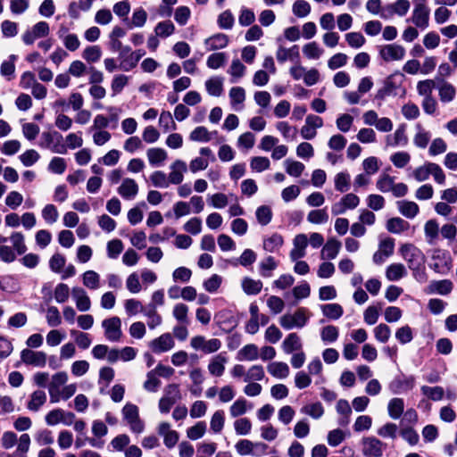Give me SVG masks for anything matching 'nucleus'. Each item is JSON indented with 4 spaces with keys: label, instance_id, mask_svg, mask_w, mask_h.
Segmentation results:
<instances>
[{
    "label": "nucleus",
    "instance_id": "f257e3e1",
    "mask_svg": "<svg viewBox=\"0 0 457 457\" xmlns=\"http://www.w3.org/2000/svg\"><path fill=\"white\" fill-rule=\"evenodd\" d=\"M398 251L402 258L406 262L408 268L412 270L413 276L416 278L425 263L423 252L411 243L403 244Z\"/></svg>",
    "mask_w": 457,
    "mask_h": 457
},
{
    "label": "nucleus",
    "instance_id": "f03ea898",
    "mask_svg": "<svg viewBox=\"0 0 457 457\" xmlns=\"http://www.w3.org/2000/svg\"><path fill=\"white\" fill-rule=\"evenodd\" d=\"M121 414L124 422L129 426L130 431L134 434H141L145 429V423L140 419L138 407L131 403H127L122 410Z\"/></svg>",
    "mask_w": 457,
    "mask_h": 457
},
{
    "label": "nucleus",
    "instance_id": "7ed1b4c3",
    "mask_svg": "<svg viewBox=\"0 0 457 457\" xmlns=\"http://www.w3.org/2000/svg\"><path fill=\"white\" fill-rule=\"evenodd\" d=\"M309 320L308 311L305 308H298L293 314L287 313L279 318V324L285 329L303 328Z\"/></svg>",
    "mask_w": 457,
    "mask_h": 457
},
{
    "label": "nucleus",
    "instance_id": "20e7f679",
    "mask_svg": "<svg viewBox=\"0 0 457 457\" xmlns=\"http://www.w3.org/2000/svg\"><path fill=\"white\" fill-rule=\"evenodd\" d=\"M62 136L57 131H44L41 134L39 146L50 149L53 153L64 154L67 153V146L62 143Z\"/></svg>",
    "mask_w": 457,
    "mask_h": 457
},
{
    "label": "nucleus",
    "instance_id": "39448f33",
    "mask_svg": "<svg viewBox=\"0 0 457 457\" xmlns=\"http://www.w3.org/2000/svg\"><path fill=\"white\" fill-rule=\"evenodd\" d=\"M237 453L241 456L252 455L261 457L266 454L268 445L262 442L241 439L235 445Z\"/></svg>",
    "mask_w": 457,
    "mask_h": 457
},
{
    "label": "nucleus",
    "instance_id": "423d86ee",
    "mask_svg": "<svg viewBox=\"0 0 457 457\" xmlns=\"http://www.w3.org/2000/svg\"><path fill=\"white\" fill-rule=\"evenodd\" d=\"M68 379L69 377L66 371H58L52 375L47 386L48 395L52 403H56L61 401V392Z\"/></svg>",
    "mask_w": 457,
    "mask_h": 457
},
{
    "label": "nucleus",
    "instance_id": "0eeeda50",
    "mask_svg": "<svg viewBox=\"0 0 457 457\" xmlns=\"http://www.w3.org/2000/svg\"><path fill=\"white\" fill-rule=\"evenodd\" d=\"M190 346L195 351H201L204 354H211L218 352L221 348L222 343L218 338L207 339L205 337L198 335L190 339Z\"/></svg>",
    "mask_w": 457,
    "mask_h": 457
},
{
    "label": "nucleus",
    "instance_id": "6e6552de",
    "mask_svg": "<svg viewBox=\"0 0 457 457\" xmlns=\"http://www.w3.org/2000/svg\"><path fill=\"white\" fill-rule=\"evenodd\" d=\"M430 9L424 2H415L411 16L407 21L411 22L419 29H425L429 25Z\"/></svg>",
    "mask_w": 457,
    "mask_h": 457
},
{
    "label": "nucleus",
    "instance_id": "1a4fd4ad",
    "mask_svg": "<svg viewBox=\"0 0 457 457\" xmlns=\"http://www.w3.org/2000/svg\"><path fill=\"white\" fill-rule=\"evenodd\" d=\"M104 337L110 342H119L122 337L121 320L113 316L102 321Z\"/></svg>",
    "mask_w": 457,
    "mask_h": 457
},
{
    "label": "nucleus",
    "instance_id": "9d476101",
    "mask_svg": "<svg viewBox=\"0 0 457 457\" xmlns=\"http://www.w3.org/2000/svg\"><path fill=\"white\" fill-rule=\"evenodd\" d=\"M410 8L411 3L409 0H396L384 7L383 12L380 13V18L387 20L393 17V15L403 17L408 13Z\"/></svg>",
    "mask_w": 457,
    "mask_h": 457
},
{
    "label": "nucleus",
    "instance_id": "9b49d317",
    "mask_svg": "<svg viewBox=\"0 0 457 457\" xmlns=\"http://www.w3.org/2000/svg\"><path fill=\"white\" fill-rule=\"evenodd\" d=\"M434 262L431 264V268L437 273H445L450 270L452 267V260L448 253L441 249H434L431 255Z\"/></svg>",
    "mask_w": 457,
    "mask_h": 457
},
{
    "label": "nucleus",
    "instance_id": "f8f14e48",
    "mask_svg": "<svg viewBox=\"0 0 457 457\" xmlns=\"http://www.w3.org/2000/svg\"><path fill=\"white\" fill-rule=\"evenodd\" d=\"M405 53V48L398 44L385 45L379 50L380 57L386 62L403 60Z\"/></svg>",
    "mask_w": 457,
    "mask_h": 457
},
{
    "label": "nucleus",
    "instance_id": "ddd939ff",
    "mask_svg": "<svg viewBox=\"0 0 457 457\" xmlns=\"http://www.w3.org/2000/svg\"><path fill=\"white\" fill-rule=\"evenodd\" d=\"M50 32L49 25L46 21L36 23L31 29L27 30L22 35V41L25 45H32L36 39L48 36Z\"/></svg>",
    "mask_w": 457,
    "mask_h": 457
},
{
    "label": "nucleus",
    "instance_id": "4468645a",
    "mask_svg": "<svg viewBox=\"0 0 457 457\" xmlns=\"http://www.w3.org/2000/svg\"><path fill=\"white\" fill-rule=\"evenodd\" d=\"M21 360L27 365L43 368L46 364V353L41 351L23 349L21 353Z\"/></svg>",
    "mask_w": 457,
    "mask_h": 457
},
{
    "label": "nucleus",
    "instance_id": "2eb2a0df",
    "mask_svg": "<svg viewBox=\"0 0 457 457\" xmlns=\"http://www.w3.org/2000/svg\"><path fill=\"white\" fill-rule=\"evenodd\" d=\"M175 341L170 333H164L149 343V347L155 353H162L173 349Z\"/></svg>",
    "mask_w": 457,
    "mask_h": 457
},
{
    "label": "nucleus",
    "instance_id": "dca6fc26",
    "mask_svg": "<svg viewBox=\"0 0 457 457\" xmlns=\"http://www.w3.org/2000/svg\"><path fill=\"white\" fill-rule=\"evenodd\" d=\"M408 142L405 124L399 125L395 132L391 135H387L385 139L387 147L406 146Z\"/></svg>",
    "mask_w": 457,
    "mask_h": 457
},
{
    "label": "nucleus",
    "instance_id": "f3484780",
    "mask_svg": "<svg viewBox=\"0 0 457 457\" xmlns=\"http://www.w3.org/2000/svg\"><path fill=\"white\" fill-rule=\"evenodd\" d=\"M139 187L135 179L125 178L117 188L118 194L125 200H133L138 194Z\"/></svg>",
    "mask_w": 457,
    "mask_h": 457
},
{
    "label": "nucleus",
    "instance_id": "a211bd4d",
    "mask_svg": "<svg viewBox=\"0 0 457 457\" xmlns=\"http://www.w3.org/2000/svg\"><path fill=\"white\" fill-rule=\"evenodd\" d=\"M362 453L366 457H381L383 454V443L376 437L362 439Z\"/></svg>",
    "mask_w": 457,
    "mask_h": 457
},
{
    "label": "nucleus",
    "instance_id": "6ab92c4d",
    "mask_svg": "<svg viewBox=\"0 0 457 457\" xmlns=\"http://www.w3.org/2000/svg\"><path fill=\"white\" fill-rule=\"evenodd\" d=\"M228 363V357L225 353H220L214 355L209 361L207 369L210 375L214 377H221L226 369Z\"/></svg>",
    "mask_w": 457,
    "mask_h": 457
},
{
    "label": "nucleus",
    "instance_id": "aec40b11",
    "mask_svg": "<svg viewBox=\"0 0 457 457\" xmlns=\"http://www.w3.org/2000/svg\"><path fill=\"white\" fill-rule=\"evenodd\" d=\"M308 245V237L305 234H298L293 239V248L289 256L291 261H297L304 257L306 254V247Z\"/></svg>",
    "mask_w": 457,
    "mask_h": 457
},
{
    "label": "nucleus",
    "instance_id": "412c9836",
    "mask_svg": "<svg viewBox=\"0 0 457 457\" xmlns=\"http://www.w3.org/2000/svg\"><path fill=\"white\" fill-rule=\"evenodd\" d=\"M71 295L75 302L76 308L79 312H85L90 310L91 300L84 288L74 287L71 289Z\"/></svg>",
    "mask_w": 457,
    "mask_h": 457
},
{
    "label": "nucleus",
    "instance_id": "4be33fe9",
    "mask_svg": "<svg viewBox=\"0 0 457 457\" xmlns=\"http://www.w3.org/2000/svg\"><path fill=\"white\" fill-rule=\"evenodd\" d=\"M170 169L169 182L174 185L180 184L184 179V174L187 170V163L182 160H176L170 164Z\"/></svg>",
    "mask_w": 457,
    "mask_h": 457
},
{
    "label": "nucleus",
    "instance_id": "5701e85b",
    "mask_svg": "<svg viewBox=\"0 0 457 457\" xmlns=\"http://www.w3.org/2000/svg\"><path fill=\"white\" fill-rule=\"evenodd\" d=\"M46 400L47 396L44 390H35L29 395L26 407L29 411L37 412L46 403Z\"/></svg>",
    "mask_w": 457,
    "mask_h": 457
},
{
    "label": "nucleus",
    "instance_id": "b1692460",
    "mask_svg": "<svg viewBox=\"0 0 457 457\" xmlns=\"http://www.w3.org/2000/svg\"><path fill=\"white\" fill-rule=\"evenodd\" d=\"M284 245V238L278 233L265 236L262 239V248L268 253H277Z\"/></svg>",
    "mask_w": 457,
    "mask_h": 457
},
{
    "label": "nucleus",
    "instance_id": "393cba45",
    "mask_svg": "<svg viewBox=\"0 0 457 457\" xmlns=\"http://www.w3.org/2000/svg\"><path fill=\"white\" fill-rule=\"evenodd\" d=\"M340 249L341 242L335 237H331L324 245L320 257L323 260H333L337 256Z\"/></svg>",
    "mask_w": 457,
    "mask_h": 457
},
{
    "label": "nucleus",
    "instance_id": "a878e982",
    "mask_svg": "<svg viewBox=\"0 0 457 457\" xmlns=\"http://www.w3.org/2000/svg\"><path fill=\"white\" fill-rule=\"evenodd\" d=\"M268 372L274 378L278 379L287 378L289 376V366L283 361H273L267 366Z\"/></svg>",
    "mask_w": 457,
    "mask_h": 457
},
{
    "label": "nucleus",
    "instance_id": "bb28decb",
    "mask_svg": "<svg viewBox=\"0 0 457 457\" xmlns=\"http://www.w3.org/2000/svg\"><path fill=\"white\" fill-rule=\"evenodd\" d=\"M396 205H397V209H398L399 212L403 216L406 217L407 219L415 218L420 212L419 205L415 202H412V201H406V200L398 201L396 203Z\"/></svg>",
    "mask_w": 457,
    "mask_h": 457
},
{
    "label": "nucleus",
    "instance_id": "cd10ccee",
    "mask_svg": "<svg viewBox=\"0 0 457 457\" xmlns=\"http://www.w3.org/2000/svg\"><path fill=\"white\" fill-rule=\"evenodd\" d=\"M431 138L429 131L426 130L420 124L416 125V133L413 136V145L420 148L425 149Z\"/></svg>",
    "mask_w": 457,
    "mask_h": 457
},
{
    "label": "nucleus",
    "instance_id": "c85d7f7f",
    "mask_svg": "<svg viewBox=\"0 0 457 457\" xmlns=\"http://www.w3.org/2000/svg\"><path fill=\"white\" fill-rule=\"evenodd\" d=\"M407 275V270L403 263H392L386 270V278L389 281H396Z\"/></svg>",
    "mask_w": 457,
    "mask_h": 457
},
{
    "label": "nucleus",
    "instance_id": "c756f323",
    "mask_svg": "<svg viewBox=\"0 0 457 457\" xmlns=\"http://www.w3.org/2000/svg\"><path fill=\"white\" fill-rule=\"evenodd\" d=\"M228 38L225 34L218 33L205 39L204 45L209 51L221 49L227 46Z\"/></svg>",
    "mask_w": 457,
    "mask_h": 457
},
{
    "label": "nucleus",
    "instance_id": "7c9ffc66",
    "mask_svg": "<svg viewBox=\"0 0 457 457\" xmlns=\"http://www.w3.org/2000/svg\"><path fill=\"white\" fill-rule=\"evenodd\" d=\"M259 357V349L254 344H248L243 346L237 355L238 361H253Z\"/></svg>",
    "mask_w": 457,
    "mask_h": 457
},
{
    "label": "nucleus",
    "instance_id": "2f4dec72",
    "mask_svg": "<svg viewBox=\"0 0 457 457\" xmlns=\"http://www.w3.org/2000/svg\"><path fill=\"white\" fill-rule=\"evenodd\" d=\"M82 284L89 290H97L101 287L100 275L92 270H87L82 274Z\"/></svg>",
    "mask_w": 457,
    "mask_h": 457
},
{
    "label": "nucleus",
    "instance_id": "473e14b6",
    "mask_svg": "<svg viewBox=\"0 0 457 457\" xmlns=\"http://www.w3.org/2000/svg\"><path fill=\"white\" fill-rule=\"evenodd\" d=\"M386 227L390 233L401 234L410 228V224L400 217H395L386 221Z\"/></svg>",
    "mask_w": 457,
    "mask_h": 457
},
{
    "label": "nucleus",
    "instance_id": "72a5a7b5",
    "mask_svg": "<svg viewBox=\"0 0 457 457\" xmlns=\"http://www.w3.org/2000/svg\"><path fill=\"white\" fill-rule=\"evenodd\" d=\"M438 233H439V224L438 222L434 220H428L426 221L424 225V234L426 237V241L429 245L435 244L436 239L438 238Z\"/></svg>",
    "mask_w": 457,
    "mask_h": 457
},
{
    "label": "nucleus",
    "instance_id": "f704fd0d",
    "mask_svg": "<svg viewBox=\"0 0 457 457\" xmlns=\"http://www.w3.org/2000/svg\"><path fill=\"white\" fill-rule=\"evenodd\" d=\"M453 289V283L448 279L432 281L428 287L429 294L437 293L442 295H448Z\"/></svg>",
    "mask_w": 457,
    "mask_h": 457
},
{
    "label": "nucleus",
    "instance_id": "c9c22d12",
    "mask_svg": "<svg viewBox=\"0 0 457 457\" xmlns=\"http://www.w3.org/2000/svg\"><path fill=\"white\" fill-rule=\"evenodd\" d=\"M146 156L152 166H159L167 159L168 154L164 149L154 147L147 150Z\"/></svg>",
    "mask_w": 457,
    "mask_h": 457
},
{
    "label": "nucleus",
    "instance_id": "e433bc0d",
    "mask_svg": "<svg viewBox=\"0 0 457 457\" xmlns=\"http://www.w3.org/2000/svg\"><path fill=\"white\" fill-rule=\"evenodd\" d=\"M241 287L246 295H258L262 291V282L259 279L245 277L241 281Z\"/></svg>",
    "mask_w": 457,
    "mask_h": 457
},
{
    "label": "nucleus",
    "instance_id": "4c0bfd02",
    "mask_svg": "<svg viewBox=\"0 0 457 457\" xmlns=\"http://www.w3.org/2000/svg\"><path fill=\"white\" fill-rule=\"evenodd\" d=\"M216 132H210L207 128L198 126L189 134V139L194 142L206 143L212 140V135Z\"/></svg>",
    "mask_w": 457,
    "mask_h": 457
},
{
    "label": "nucleus",
    "instance_id": "58836bf2",
    "mask_svg": "<svg viewBox=\"0 0 457 457\" xmlns=\"http://www.w3.org/2000/svg\"><path fill=\"white\" fill-rule=\"evenodd\" d=\"M336 409L337 411L343 416L338 421L339 425L347 426L350 422V415L352 413V409L348 401L340 399L337 403Z\"/></svg>",
    "mask_w": 457,
    "mask_h": 457
},
{
    "label": "nucleus",
    "instance_id": "ea45409f",
    "mask_svg": "<svg viewBox=\"0 0 457 457\" xmlns=\"http://www.w3.org/2000/svg\"><path fill=\"white\" fill-rule=\"evenodd\" d=\"M205 88L210 96H220L223 91V79L212 77L205 81Z\"/></svg>",
    "mask_w": 457,
    "mask_h": 457
},
{
    "label": "nucleus",
    "instance_id": "a19ab883",
    "mask_svg": "<svg viewBox=\"0 0 457 457\" xmlns=\"http://www.w3.org/2000/svg\"><path fill=\"white\" fill-rule=\"evenodd\" d=\"M320 309L323 315L330 320H338L344 313L343 307L338 303L323 304Z\"/></svg>",
    "mask_w": 457,
    "mask_h": 457
},
{
    "label": "nucleus",
    "instance_id": "79ce46f5",
    "mask_svg": "<svg viewBox=\"0 0 457 457\" xmlns=\"http://www.w3.org/2000/svg\"><path fill=\"white\" fill-rule=\"evenodd\" d=\"M301 347L302 343L300 337L295 333H290L282 344V348L287 353H291L294 351L300 350Z\"/></svg>",
    "mask_w": 457,
    "mask_h": 457
},
{
    "label": "nucleus",
    "instance_id": "37998d69",
    "mask_svg": "<svg viewBox=\"0 0 457 457\" xmlns=\"http://www.w3.org/2000/svg\"><path fill=\"white\" fill-rule=\"evenodd\" d=\"M388 415L397 420L401 417L404 411V403L402 398H393L389 401L387 406Z\"/></svg>",
    "mask_w": 457,
    "mask_h": 457
},
{
    "label": "nucleus",
    "instance_id": "c03bdc74",
    "mask_svg": "<svg viewBox=\"0 0 457 457\" xmlns=\"http://www.w3.org/2000/svg\"><path fill=\"white\" fill-rule=\"evenodd\" d=\"M277 60L279 62H284L287 60H294L299 58V51L298 46H294L291 48H285L283 46L278 47L277 53H276Z\"/></svg>",
    "mask_w": 457,
    "mask_h": 457
},
{
    "label": "nucleus",
    "instance_id": "a18cd8bd",
    "mask_svg": "<svg viewBox=\"0 0 457 457\" xmlns=\"http://www.w3.org/2000/svg\"><path fill=\"white\" fill-rule=\"evenodd\" d=\"M9 239L12 245V247L18 254H23L27 251L25 237L21 232H12Z\"/></svg>",
    "mask_w": 457,
    "mask_h": 457
},
{
    "label": "nucleus",
    "instance_id": "49530a36",
    "mask_svg": "<svg viewBox=\"0 0 457 457\" xmlns=\"http://www.w3.org/2000/svg\"><path fill=\"white\" fill-rule=\"evenodd\" d=\"M159 125L164 133L175 130L177 125L169 111H162L159 117Z\"/></svg>",
    "mask_w": 457,
    "mask_h": 457
},
{
    "label": "nucleus",
    "instance_id": "de8ad7c7",
    "mask_svg": "<svg viewBox=\"0 0 457 457\" xmlns=\"http://www.w3.org/2000/svg\"><path fill=\"white\" fill-rule=\"evenodd\" d=\"M441 102L449 103L453 101L456 95V90L453 85L444 81L438 88Z\"/></svg>",
    "mask_w": 457,
    "mask_h": 457
},
{
    "label": "nucleus",
    "instance_id": "09e8293b",
    "mask_svg": "<svg viewBox=\"0 0 457 457\" xmlns=\"http://www.w3.org/2000/svg\"><path fill=\"white\" fill-rule=\"evenodd\" d=\"M328 214L325 209L312 210L307 214V221L312 224H324L328 221Z\"/></svg>",
    "mask_w": 457,
    "mask_h": 457
},
{
    "label": "nucleus",
    "instance_id": "8fccbe9b",
    "mask_svg": "<svg viewBox=\"0 0 457 457\" xmlns=\"http://www.w3.org/2000/svg\"><path fill=\"white\" fill-rule=\"evenodd\" d=\"M277 267L278 262H276L275 258L271 255L267 256L259 263L260 273L262 277H270V272L276 270Z\"/></svg>",
    "mask_w": 457,
    "mask_h": 457
},
{
    "label": "nucleus",
    "instance_id": "3c124183",
    "mask_svg": "<svg viewBox=\"0 0 457 457\" xmlns=\"http://www.w3.org/2000/svg\"><path fill=\"white\" fill-rule=\"evenodd\" d=\"M102 56V50L99 46H87L83 53L82 57L89 63L97 62Z\"/></svg>",
    "mask_w": 457,
    "mask_h": 457
},
{
    "label": "nucleus",
    "instance_id": "603ef678",
    "mask_svg": "<svg viewBox=\"0 0 457 457\" xmlns=\"http://www.w3.org/2000/svg\"><path fill=\"white\" fill-rule=\"evenodd\" d=\"M323 49L316 42H311L303 46L304 56L311 60H317L323 54Z\"/></svg>",
    "mask_w": 457,
    "mask_h": 457
},
{
    "label": "nucleus",
    "instance_id": "864d4df0",
    "mask_svg": "<svg viewBox=\"0 0 457 457\" xmlns=\"http://www.w3.org/2000/svg\"><path fill=\"white\" fill-rule=\"evenodd\" d=\"M255 216L260 225L266 226L272 220L271 208L268 205H262L256 209Z\"/></svg>",
    "mask_w": 457,
    "mask_h": 457
},
{
    "label": "nucleus",
    "instance_id": "5fc2aeb1",
    "mask_svg": "<svg viewBox=\"0 0 457 457\" xmlns=\"http://www.w3.org/2000/svg\"><path fill=\"white\" fill-rule=\"evenodd\" d=\"M336 190L345 193L350 188V175L347 172H339L334 178Z\"/></svg>",
    "mask_w": 457,
    "mask_h": 457
},
{
    "label": "nucleus",
    "instance_id": "6e6d98bb",
    "mask_svg": "<svg viewBox=\"0 0 457 457\" xmlns=\"http://www.w3.org/2000/svg\"><path fill=\"white\" fill-rule=\"evenodd\" d=\"M265 377L264 369L262 365H253L251 366L245 374V382H251V381H260L262 380Z\"/></svg>",
    "mask_w": 457,
    "mask_h": 457
},
{
    "label": "nucleus",
    "instance_id": "4d7b16f0",
    "mask_svg": "<svg viewBox=\"0 0 457 457\" xmlns=\"http://www.w3.org/2000/svg\"><path fill=\"white\" fill-rule=\"evenodd\" d=\"M42 218L46 221V223L52 225L55 223L59 218V212L57 208L52 204H48L44 206L41 212Z\"/></svg>",
    "mask_w": 457,
    "mask_h": 457
},
{
    "label": "nucleus",
    "instance_id": "13d9d810",
    "mask_svg": "<svg viewBox=\"0 0 457 457\" xmlns=\"http://www.w3.org/2000/svg\"><path fill=\"white\" fill-rule=\"evenodd\" d=\"M338 336V328L333 325H328L321 328L320 337L325 344H329L337 341Z\"/></svg>",
    "mask_w": 457,
    "mask_h": 457
},
{
    "label": "nucleus",
    "instance_id": "bf43d9fd",
    "mask_svg": "<svg viewBox=\"0 0 457 457\" xmlns=\"http://www.w3.org/2000/svg\"><path fill=\"white\" fill-rule=\"evenodd\" d=\"M71 336L74 338L75 343L80 349H87L92 343V340L88 334L81 332L79 330L71 329Z\"/></svg>",
    "mask_w": 457,
    "mask_h": 457
},
{
    "label": "nucleus",
    "instance_id": "052dcab7",
    "mask_svg": "<svg viewBox=\"0 0 457 457\" xmlns=\"http://www.w3.org/2000/svg\"><path fill=\"white\" fill-rule=\"evenodd\" d=\"M311 4L304 0H297L293 4L292 12L298 18H304L311 12Z\"/></svg>",
    "mask_w": 457,
    "mask_h": 457
},
{
    "label": "nucleus",
    "instance_id": "680f3d73",
    "mask_svg": "<svg viewBox=\"0 0 457 457\" xmlns=\"http://www.w3.org/2000/svg\"><path fill=\"white\" fill-rule=\"evenodd\" d=\"M301 412L309 415L312 419L318 420L323 415L324 409L320 403H314L303 406L301 409Z\"/></svg>",
    "mask_w": 457,
    "mask_h": 457
},
{
    "label": "nucleus",
    "instance_id": "e2e57ef3",
    "mask_svg": "<svg viewBox=\"0 0 457 457\" xmlns=\"http://www.w3.org/2000/svg\"><path fill=\"white\" fill-rule=\"evenodd\" d=\"M390 161L395 167L403 169L410 162L411 154L404 151L396 152L390 156Z\"/></svg>",
    "mask_w": 457,
    "mask_h": 457
},
{
    "label": "nucleus",
    "instance_id": "0e129e2a",
    "mask_svg": "<svg viewBox=\"0 0 457 457\" xmlns=\"http://www.w3.org/2000/svg\"><path fill=\"white\" fill-rule=\"evenodd\" d=\"M46 320L50 327H58L62 324L61 313L56 306H49L46 309Z\"/></svg>",
    "mask_w": 457,
    "mask_h": 457
},
{
    "label": "nucleus",
    "instance_id": "69168bd1",
    "mask_svg": "<svg viewBox=\"0 0 457 457\" xmlns=\"http://www.w3.org/2000/svg\"><path fill=\"white\" fill-rule=\"evenodd\" d=\"M433 162H427L421 166L417 167L413 172L412 176L418 182H423L428 179L431 175V166Z\"/></svg>",
    "mask_w": 457,
    "mask_h": 457
},
{
    "label": "nucleus",
    "instance_id": "338daca9",
    "mask_svg": "<svg viewBox=\"0 0 457 457\" xmlns=\"http://www.w3.org/2000/svg\"><path fill=\"white\" fill-rule=\"evenodd\" d=\"M435 87L436 83L433 79L420 80L417 83V91L418 94L424 98L430 97L432 96V92Z\"/></svg>",
    "mask_w": 457,
    "mask_h": 457
},
{
    "label": "nucleus",
    "instance_id": "774afa93",
    "mask_svg": "<svg viewBox=\"0 0 457 457\" xmlns=\"http://www.w3.org/2000/svg\"><path fill=\"white\" fill-rule=\"evenodd\" d=\"M206 432V424L204 421H198L195 425L187 430V436L191 440H197L204 436Z\"/></svg>",
    "mask_w": 457,
    "mask_h": 457
}]
</instances>
